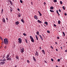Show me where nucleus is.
Here are the masks:
<instances>
[{
  "instance_id": "1",
  "label": "nucleus",
  "mask_w": 67,
  "mask_h": 67,
  "mask_svg": "<svg viewBox=\"0 0 67 67\" xmlns=\"http://www.w3.org/2000/svg\"><path fill=\"white\" fill-rule=\"evenodd\" d=\"M4 43L6 44H8V39L5 38L4 40Z\"/></svg>"
},
{
  "instance_id": "2",
  "label": "nucleus",
  "mask_w": 67,
  "mask_h": 67,
  "mask_svg": "<svg viewBox=\"0 0 67 67\" xmlns=\"http://www.w3.org/2000/svg\"><path fill=\"white\" fill-rule=\"evenodd\" d=\"M30 38L31 40V42H33V43L34 42V39H33V38H32V37L31 36H30Z\"/></svg>"
},
{
  "instance_id": "3",
  "label": "nucleus",
  "mask_w": 67,
  "mask_h": 67,
  "mask_svg": "<svg viewBox=\"0 0 67 67\" xmlns=\"http://www.w3.org/2000/svg\"><path fill=\"white\" fill-rule=\"evenodd\" d=\"M24 48H22L21 49V52L23 53L24 52Z\"/></svg>"
},
{
  "instance_id": "4",
  "label": "nucleus",
  "mask_w": 67,
  "mask_h": 67,
  "mask_svg": "<svg viewBox=\"0 0 67 67\" xmlns=\"http://www.w3.org/2000/svg\"><path fill=\"white\" fill-rule=\"evenodd\" d=\"M18 40L19 43L21 44V42H22V40H21V38H19L18 39Z\"/></svg>"
},
{
  "instance_id": "5",
  "label": "nucleus",
  "mask_w": 67,
  "mask_h": 67,
  "mask_svg": "<svg viewBox=\"0 0 67 67\" xmlns=\"http://www.w3.org/2000/svg\"><path fill=\"white\" fill-rule=\"evenodd\" d=\"M5 64V62H1L0 63V65H4Z\"/></svg>"
},
{
  "instance_id": "6",
  "label": "nucleus",
  "mask_w": 67,
  "mask_h": 67,
  "mask_svg": "<svg viewBox=\"0 0 67 67\" xmlns=\"http://www.w3.org/2000/svg\"><path fill=\"white\" fill-rule=\"evenodd\" d=\"M39 36L40 37L41 40L42 41H43V38L42 37V36H41V35H39Z\"/></svg>"
},
{
  "instance_id": "7",
  "label": "nucleus",
  "mask_w": 67,
  "mask_h": 67,
  "mask_svg": "<svg viewBox=\"0 0 67 67\" xmlns=\"http://www.w3.org/2000/svg\"><path fill=\"white\" fill-rule=\"evenodd\" d=\"M19 22L18 21H17L15 22V24L16 25H18V24H19Z\"/></svg>"
},
{
  "instance_id": "8",
  "label": "nucleus",
  "mask_w": 67,
  "mask_h": 67,
  "mask_svg": "<svg viewBox=\"0 0 67 67\" xmlns=\"http://www.w3.org/2000/svg\"><path fill=\"white\" fill-rule=\"evenodd\" d=\"M12 60V59L11 58H10V57L8 58L7 59V60Z\"/></svg>"
},
{
  "instance_id": "9",
  "label": "nucleus",
  "mask_w": 67,
  "mask_h": 67,
  "mask_svg": "<svg viewBox=\"0 0 67 67\" xmlns=\"http://www.w3.org/2000/svg\"><path fill=\"white\" fill-rule=\"evenodd\" d=\"M34 18L36 20H37V16H35Z\"/></svg>"
},
{
  "instance_id": "10",
  "label": "nucleus",
  "mask_w": 67,
  "mask_h": 67,
  "mask_svg": "<svg viewBox=\"0 0 67 67\" xmlns=\"http://www.w3.org/2000/svg\"><path fill=\"white\" fill-rule=\"evenodd\" d=\"M3 22H5V19H4V18H3Z\"/></svg>"
},
{
  "instance_id": "11",
  "label": "nucleus",
  "mask_w": 67,
  "mask_h": 67,
  "mask_svg": "<svg viewBox=\"0 0 67 67\" xmlns=\"http://www.w3.org/2000/svg\"><path fill=\"white\" fill-rule=\"evenodd\" d=\"M16 59H19V56L17 55L16 56Z\"/></svg>"
},
{
  "instance_id": "12",
  "label": "nucleus",
  "mask_w": 67,
  "mask_h": 67,
  "mask_svg": "<svg viewBox=\"0 0 67 67\" xmlns=\"http://www.w3.org/2000/svg\"><path fill=\"white\" fill-rule=\"evenodd\" d=\"M37 22H38V23H42V21H40L39 20H37Z\"/></svg>"
},
{
  "instance_id": "13",
  "label": "nucleus",
  "mask_w": 67,
  "mask_h": 67,
  "mask_svg": "<svg viewBox=\"0 0 67 67\" xmlns=\"http://www.w3.org/2000/svg\"><path fill=\"white\" fill-rule=\"evenodd\" d=\"M19 18H20V17H21V14L19 13L18 15Z\"/></svg>"
},
{
  "instance_id": "14",
  "label": "nucleus",
  "mask_w": 67,
  "mask_h": 67,
  "mask_svg": "<svg viewBox=\"0 0 67 67\" xmlns=\"http://www.w3.org/2000/svg\"><path fill=\"white\" fill-rule=\"evenodd\" d=\"M33 59L34 61H36V59H35V57H33Z\"/></svg>"
},
{
  "instance_id": "15",
  "label": "nucleus",
  "mask_w": 67,
  "mask_h": 67,
  "mask_svg": "<svg viewBox=\"0 0 67 67\" xmlns=\"http://www.w3.org/2000/svg\"><path fill=\"white\" fill-rule=\"evenodd\" d=\"M9 1L10 2V3L11 4H12V2L11 1L9 0Z\"/></svg>"
},
{
  "instance_id": "16",
  "label": "nucleus",
  "mask_w": 67,
  "mask_h": 67,
  "mask_svg": "<svg viewBox=\"0 0 67 67\" xmlns=\"http://www.w3.org/2000/svg\"><path fill=\"white\" fill-rule=\"evenodd\" d=\"M42 52L44 53V54H45V51L43 50H42Z\"/></svg>"
},
{
  "instance_id": "17",
  "label": "nucleus",
  "mask_w": 67,
  "mask_h": 67,
  "mask_svg": "<svg viewBox=\"0 0 67 67\" xmlns=\"http://www.w3.org/2000/svg\"><path fill=\"white\" fill-rule=\"evenodd\" d=\"M9 55L8 54L6 56V58H9Z\"/></svg>"
},
{
  "instance_id": "18",
  "label": "nucleus",
  "mask_w": 67,
  "mask_h": 67,
  "mask_svg": "<svg viewBox=\"0 0 67 67\" xmlns=\"http://www.w3.org/2000/svg\"><path fill=\"white\" fill-rule=\"evenodd\" d=\"M50 9L51 10H53V9H54V7H50Z\"/></svg>"
},
{
  "instance_id": "19",
  "label": "nucleus",
  "mask_w": 67,
  "mask_h": 67,
  "mask_svg": "<svg viewBox=\"0 0 67 67\" xmlns=\"http://www.w3.org/2000/svg\"><path fill=\"white\" fill-rule=\"evenodd\" d=\"M13 11V9L12 8H10V12H12Z\"/></svg>"
},
{
  "instance_id": "20",
  "label": "nucleus",
  "mask_w": 67,
  "mask_h": 67,
  "mask_svg": "<svg viewBox=\"0 0 67 67\" xmlns=\"http://www.w3.org/2000/svg\"><path fill=\"white\" fill-rule=\"evenodd\" d=\"M35 37L36 38V39L37 40H38V37H37V35H36L35 36Z\"/></svg>"
},
{
  "instance_id": "21",
  "label": "nucleus",
  "mask_w": 67,
  "mask_h": 67,
  "mask_svg": "<svg viewBox=\"0 0 67 67\" xmlns=\"http://www.w3.org/2000/svg\"><path fill=\"white\" fill-rule=\"evenodd\" d=\"M39 32L38 31H37V32H36V34H37V35H39Z\"/></svg>"
},
{
  "instance_id": "22",
  "label": "nucleus",
  "mask_w": 67,
  "mask_h": 67,
  "mask_svg": "<svg viewBox=\"0 0 67 67\" xmlns=\"http://www.w3.org/2000/svg\"><path fill=\"white\" fill-rule=\"evenodd\" d=\"M50 12H54V10H50Z\"/></svg>"
},
{
  "instance_id": "23",
  "label": "nucleus",
  "mask_w": 67,
  "mask_h": 67,
  "mask_svg": "<svg viewBox=\"0 0 67 67\" xmlns=\"http://www.w3.org/2000/svg\"><path fill=\"white\" fill-rule=\"evenodd\" d=\"M58 22L59 24H60V20H58Z\"/></svg>"
},
{
  "instance_id": "24",
  "label": "nucleus",
  "mask_w": 67,
  "mask_h": 67,
  "mask_svg": "<svg viewBox=\"0 0 67 67\" xmlns=\"http://www.w3.org/2000/svg\"><path fill=\"white\" fill-rule=\"evenodd\" d=\"M21 21L22 22H23V23H24V21L23 19H21Z\"/></svg>"
},
{
  "instance_id": "25",
  "label": "nucleus",
  "mask_w": 67,
  "mask_h": 67,
  "mask_svg": "<svg viewBox=\"0 0 67 67\" xmlns=\"http://www.w3.org/2000/svg\"><path fill=\"white\" fill-rule=\"evenodd\" d=\"M44 24H46V25H47V24H48V23H47V22L46 21L44 22Z\"/></svg>"
},
{
  "instance_id": "26",
  "label": "nucleus",
  "mask_w": 67,
  "mask_h": 67,
  "mask_svg": "<svg viewBox=\"0 0 67 67\" xmlns=\"http://www.w3.org/2000/svg\"><path fill=\"white\" fill-rule=\"evenodd\" d=\"M36 54L37 55V56H38V52H37L36 51Z\"/></svg>"
},
{
  "instance_id": "27",
  "label": "nucleus",
  "mask_w": 67,
  "mask_h": 67,
  "mask_svg": "<svg viewBox=\"0 0 67 67\" xmlns=\"http://www.w3.org/2000/svg\"><path fill=\"white\" fill-rule=\"evenodd\" d=\"M7 48V46H5V47H4V48L5 49H6Z\"/></svg>"
},
{
  "instance_id": "28",
  "label": "nucleus",
  "mask_w": 67,
  "mask_h": 67,
  "mask_svg": "<svg viewBox=\"0 0 67 67\" xmlns=\"http://www.w3.org/2000/svg\"><path fill=\"white\" fill-rule=\"evenodd\" d=\"M62 8H63V10H65V7H64V6H63L62 7Z\"/></svg>"
},
{
  "instance_id": "29",
  "label": "nucleus",
  "mask_w": 67,
  "mask_h": 67,
  "mask_svg": "<svg viewBox=\"0 0 67 67\" xmlns=\"http://www.w3.org/2000/svg\"><path fill=\"white\" fill-rule=\"evenodd\" d=\"M3 9H2L1 11V13H2V14L3 13Z\"/></svg>"
},
{
  "instance_id": "30",
  "label": "nucleus",
  "mask_w": 67,
  "mask_h": 67,
  "mask_svg": "<svg viewBox=\"0 0 67 67\" xmlns=\"http://www.w3.org/2000/svg\"><path fill=\"white\" fill-rule=\"evenodd\" d=\"M6 60V59H3L2 60V61H5Z\"/></svg>"
},
{
  "instance_id": "31",
  "label": "nucleus",
  "mask_w": 67,
  "mask_h": 67,
  "mask_svg": "<svg viewBox=\"0 0 67 67\" xmlns=\"http://www.w3.org/2000/svg\"><path fill=\"white\" fill-rule=\"evenodd\" d=\"M60 4H63V2H62V1H60Z\"/></svg>"
},
{
  "instance_id": "32",
  "label": "nucleus",
  "mask_w": 67,
  "mask_h": 67,
  "mask_svg": "<svg viewBox=\"0 0 67 67\" xmlns=\"http://www.w3.org/2000/svg\"><path fill=\"white\" fill-rule=\"evenodd\" d=\"M56 13L57 14L59 13H58V10H56Z\"/></svg>"
},
{
  "instance_id": "33",
  "label": "nucleus",
  "mask_w": 67,
  "mask_h": 67,
  "mask_svg": "<svg viewBox=\"0 0 67 67\" xmlns=\"http://www.w3.org/2000/svg\"><path fill=\"white\" fill-rule=\"evenodd\" d=\"M47 33H50V31H49L48 30L47 31Z\"/></svg>"
},
{
  "instance_id": "34",
  "label": "nucleus",
  "mask_w": 67,
  "mask_h": 67,
  "mask_svg": "<svg viewBox=\"0 0 67 67\" xmlns=\"http://www.w3.org/2000/svg\"><path fill=\"white\" fill-rule=\"evenodd\" d=\"M60 59H58L57 61L58 62H60Z\"/></svg>"
},
{
  "instance_id": "35",
  "label": "nucleus",
  "mask_w": 67,
  "mask_h": 67,
  "mask_svg": "<svg viewBox=\"0 0 67 67\" xmlns=\"http://www.w3.org/2000/svg\"><path fill=\"white\" fill-rule=\"evenodd\" d=\"M23 35H24V36H26V34H25V33L23 34Z\"/></svg>"
},
{
  "instance_id": "36",
  "label": "nucleus",
  "mask_w": 67,
  "mask_h": 67,
  "mask_svg": "<svg viewBox=\"0 0 67 67\" xmlns=\"http://www.w3.org/2000/svg\"><path fill=\"white\" fill-rule=\"evenodd\" d=\"M54 2H57V0H54Z\"/></svg>"
},
{
  "instance_id": "37",
  "label": "nucleus",
  "mask_w": 67,
  "mask_h": 67,
  "mask_svg": "<svg viewBox=\"0 0 67 67\" xmlns=\"http://www.w3.org/2000/svg\"><path fill=\"white\" fill-rule=\"evenodd\" d=\"M20 2H21V3H23V1H22L20 0Z\"/></svg>"
},
{
  "instance_id": "38",
  "label": "nucleus",
  "mask_w": 67,
  "mask_h": 67,
  "mask_svg": "<svg viewBox=\"0 0 67 67\" xmlns=\"http://www.w3.org/2000/svg\"><path fill=\"white\" fill-rule=\"evenodd\" d=\"M63 36H65V33L64 32H63Z\"/></svg>"
},
{
  "instance_id": "39",
  "label": "nucleus",
  "mask_w": 67,
  "mask_h": 67,
  "mask_svg": "<svg viewBox=\"0 0 67 67\" xmlns=\"http://www.w3.org/2000/svg\"><path fill=\"white\" fill-rule=\"evenodd\" d=\"M25 42L26 43H27V41L26 39L25 40Z\"/></svg>"
},
{
  "instance_id": "40",
  "label": "nucleus",
  "mask_w": 67,
  "mask_h": 67,
  "mask_svg": "<svg viewBox=\"0 0 67 67\" xmlns=\"http://www.w3.org/2000/svg\"><path fill=\"white\" fill-rule=\"evenodd\" d=\"M51 61H52V62H53L54 61V60L53 59H51Z\"/></svg>"
},
{
  "instance_id": "41",
  "label": "nucleus",
  "mask_w": 67,
  "mask_h": 67,
  "mask_svg": "<svg viewBox=\"0 0 67 67\" xmlns=\"http://www.w3.org/2000/svg\"><path fill=\"white\" fill-rule=\"evenodd\" d=\"M53 26H54V27H56V25L54 24L53 25Z\"/></svg>"
},
{
  "instance_id": "42",
  "label": "nucleus",
  "mask_w": 67,
  "mask_h": 67,
  "mask_svg": "<svg viewBox=\"0 0 67 67\" xmlns=\"http://www.w3.org/2000/svg\"><path fill=\"white\" fill-rule=\"evenodd\" d=\"M39 15H40V16H42V14H41V13L39 14Z\"/></svg>"
},
{
  "instance_id": "43",
  "label": "nucleus",
  "mask_w": 67,
  "mask_h": 67,
  "mask_svg": "<svg viewBox=\"0 0 67 67\" xmlns=\"http://www.w3.org/2000/svg\"><path fill=\"white\" fill-rule=\"evenodd\" d=\"M57 39H59V37H58V36L57 37Z\"/></svg>"
},
{
  "instance_id": "44",
  "label": "nucleus",
  "mask_w": 67,
  "mask_h": 67,
  "mask_svg": "<svg viewBox=\"0 0 67 67\" xmlns=\"http://www.w3.org/2000/svg\"><path fill=\"white\" fill-rule=\"evenodd\" d=\"M5 57V55H4L3 56V57H3V58H4Z\"/></svg>"
},
{
  "instance_id": "45",
  "label": "nucleus",
  "mask_w": 67,
  "mask_h": 67,
  "mask_svg": "<svg viewBox=\"0 0 67 67\" xmlns=\"http://www.w3.org/2000/svg\"><path fill=\"white\" fill-rule=\"evenodd\" d=\"M0 39L1 40H3V38H2L1 37L0 38Z\"/></svg>"
},
{
  "instance_id": "46",
  "label": "nucleus",
  "mask_w": 67,
  "mask_h": 67,
  "mask_svg": "<svg viewBox=\"0 0 67 67\" xmlns=\"http://www.w3.org/2000/svg\"><path fill=\"white\" fill-rule=\"evenodd\" d=\"M51 47L52 49H53V47L52 46H51Z\"/></svg>"
},
{
  "instance_id": "47",
  "label": "nucleus",
  "mask_w": 67,
  "mask_h": 67,
  "mask_svg": "<svg viewBox=\"0 0 67 67\" xmlns=\"http://www.w3.org/2000/svg\"><path fill=\"white\" fill-rule=\"evenodd\" d=\"M17 10H18V11H20V9L19 8H18Z\"/></svg>"
},
{
  "instance_id": "48",
  "label": "nucleus",
  "mask_w": 67,
  "mask_h": 67,
  "mask_svg": "<svg viewBox=\"0 0 67 67\" xmlns=\"http://www.w3.org/2000/svg\"><path fill=\"white\" fill-rule=\"evenodd\" d=\"M3 42L1 44V45H3Z\"/></svg>"
},
{
  "instance_id": "49",
  "label": "nucleus",
  "mask_w": 67,
  "mask_h": 67,
  "mask_svg": "<svg viewBox=\"0 0 67 67\" xmlns=\"http://www.w3.org/2000/svg\"><path fill=\"white\" fill-rule=\"evenodd\" d=\"M55 50L57 51V52H58V49H56Z\"/></svg>"
},
{
  "instance_id": "50",
  "label": "nucleus",
  "mask_w": 67,
  "mask_h": 67,
  "mask_svg": "<svg viewBox=\"0 0 67 67\" xmlns=\"http://www.w3.org/2000/svg\"><path fill=\"white\" fill-rule=\"evenodd\" d=\"M64 15H65V16L67 15V14H66V13H65V14H64Z\"/></svg>"
},
{
  "instance_id": "51",
  "label": "nucleus",
  "mask_w": 67,
  "mask_h": 67,
  "mask_svg": "<svg viewBox=\"0 0 67 67\" xmlns=\"http://www.w3.org/2000/svg\"><path fill=\"white\" fill-rule=\"evenodd\" d=\"M6 20H7V21H8V18H6Z\"/></svg>"
},
{
  "instance_id": "52",
  "label": "nucleus",
  "mask_w": 67,
  "mask_h": 67,
  "mask_svg": "<svg viewBox=\"0 0 67 67\" xmlns=\"http://www.w3.org/2000/svg\"><path fill=\"white\" fill-rule=\"evenodd\" d=\"M27 63H29V60H27Z\"/></svg>"
},
{
  "instance_id": "53",
  "label": "nucleus",
  "mask_w": 67,
  "mask_h": 67,
  "mask_svg": "<svg viewBox=\"0 0 67 67\" xmlns=\"http://www.w3.org/2000/svg\"><path fill=\"white\" fill-rule=\"evenodd\" d=\"M59 12H61V10H60V9L59 10Z\"/></svg>"
},
{
  "instance_id": "54",
  "label": "nucleus",
  "mask_w": 67,
  "mask_h": 67,
  "mask_svg": "<svg viewBox=\"0 0 67 67\" xmlns=\"http://www.w3.org/2000/svg\"><path fill=\"white\" fill-rule=\"evenodd\" d=\"M38 12L39 13V14H40V13H41L39 11H38Z\"/></svg>"
},
{
  "instance_id": "55",
  "label": "nucleus",
  "mask_w": 67,
  "mask_h": 67,
  "mask_svg": "<svg viewBox=\"0 0 67 67\" xmlns=\"http://www.w3.org/2000/svg\"><path fill=\"white\" fill-rule=\"evenodd\" d=\"M58 16H59V15H60V14L59 13H58Z\"/></svg>"
},
{
  "instance_id": "56",
  "label": "nucleus",
  "mask_w": 67,
  "mask_h": 67,
  "mask_svg": "<svg viewBox=\"0 0 67 67\" xmlns=\"http://www.w3.org/2000/svg\"><path fill=\"white\" fill-rule=\"evenodd\" d=\"M60 48L62 49H63V48L62 47H61Z\"/></svg>"
},
{
  "instance_id": "57",
  "label": "nucleus",
  "mask_w": 67,
  "mask_h": 67,
  "mask_svg": "<svg viewBox=\"0 0 67 67\" xmlns=\"http://www.w3.org/2000/svg\"><path fill=\"white\" fill-rule=\"evenodd\" d=\"M39 49H41V47H39Z\"/></svg>"
},
{
  "instance_id": "58",
  "label": "nucleus",
  "mask_w": 67,
  "mask_h": 67,
  "mask_svg": "<svg viewBox=\"0 0 67 67\" xmlns=\"http://www.w3.org/2000/svg\"><path fill=\"white\" fill-rule=\"evenodd\" d=\"M55 44H57V42H55Z\"/></svg>"
},
{
  "instance_id": "59",
  "label": "nucleus",
  "mask_w": 67,
  "mask_h": 67,
  "mask_svg": "<svg viewBox=\"0 0 67 67\" xmlns=\"http://www.w3.org/2000/svg\"><path fill=\"white\" fill-rule=\"evenodd\" d=\"M65 52H67V50H66L65 51Z\"/></svg>"
},
{
  "instance_id": "60",
  "label": "nucleus",
  "mask_w": 67,
  "mask_h": 67,
  "mask_svg": "<svg viewBox=\"0 0 67 67\" xmlns=\"http://www.w3.org/2000/svg\"><path fill=\"white\" fill-rule=\"evenodd\" d=\"M44 4H46V3H45V2H44Z\"/></svg>"
},
{
  "instance_id": "61",
  "label": "nucleus",
  "mask_w": 67,
  "mask_h": 67,
  "mask_svg": "<svg viewBox=\"0 0 67 67\" xmlns=\"http://www.w3.org/2000/svg\"><path fill=\"white\" fill-rule=\"evenodd\" d=\"M63 47H64V48H65V47H65V46H63Z\"/></svg>"
},
{
  "instance_id": "62",
  "label": "nucleus",
  "mask_w": 67,
  "mask_h": 67,
  "mask_svg": "<svg viewBox=\"0 0 67 67\" xmlns=\"http://www.w3.org/2000/svg\"><path fill=\"white\" fill-rule=\"evenodd\" d=\"M35 55L36 56H37V54L36 53H35Z\"/></svg>"
},
{
  "instance_id": "63",
  "label": "nucleus",
  "mask_w": 67,
  "mask_h": 67,
  "mask_svg": "<svg viewBox=\"0 0 67 67\" xmlns=\"http://www.w3.org/2000/svg\"><path fill=\"white\" fill-rule=\"evenodd\" d=\"M56 67H58V66L57 65H56Z\"/></svg>"
},
{
  "instance_id": "64",
  "label": "nucleus",
  "mask_w": 67,
  "mask_h": 67,
  "mask_svg": "<svg viewBox=\"0 0 67 67\" xmlns=\"http://www.w3.org/2000/svg\"><path fill=\"white\" fill-rule=\"evenodd\" d=\"M15 67H16V65L15 66Z\"/></svg>"
}]
</instances>
